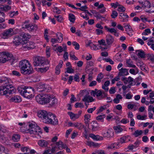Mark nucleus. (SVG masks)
<instances>
[{
  "instance_id": "nucleus-1",
  "label": "nucleus",
  "mask_w": 154,
  "mask_h": 154,
  "mask_svg": "<svg viewBox=\"0 0 154 154\" xmlns=\"http://www.w3.org/2000/svg\"><path fill=\"white\" fill-rule=\"evenodd\" d=\"M16 91V89L14 88L11 80H8L7 82H5V85L0 87V94L5 95L7 98L10 97L11 95Z\"/></svg>"
},
{
  "instance_id": "nucleus-2",
  "label": "nucleus",
  "mask_w": 154,
  "mask_h": 154,
  "mask_svg": "<svg viewBox=\"0 0 154 154\" xmlns=\"http://www.w3.org/2000/svg\"><path fill=\"white\" fill-rule=\"evenodd\" d=\"M21 72L24 74H30L32 73V68L30 62L26 60L20 61L19 63Z\"/></svg>"
},
{
  "instance_id": "nucleus-3",
  "label": "nucleus",
  "mask_w": 154,
  "mask_h": 154,
  "mask_svg": "<svg viewBox=\"0 0 154 154\" xmlns=\"http://www.w3.org/2000/svg\"><path fill=\"white\" fill-rule=\"evenodd\" d=\"M43 122L46 124L53 125H57L58 124V120L56 116L51 112L48 113L43 119Z\"/></svg>"
},
{
  "instance_id": "nucleus-4",
  "label": "nucleus",
  "mask_w": 154,
  "mask_h": 154,
  "mask_svg": "<svg viewBox=\"0 0 154 154\" xmlns=\"http://www.w3.org/2000/svg\"><path fill=\"white\" fill-rule=\"evenodd\" d=\"M28 127L29 128V133L30 134L38 135V133H42L39 127L32 123H28Z\"/></svg>"
},
{
  "instance_id": "nucleus-5",
  "label": "nucleus",
  "mask_w": 154,
  "mask_h": 154,
  "mask_svg": "<svg viewBox=\"0 0 154 154\" xmlns=\"http://www.w3.org/2000/svg\"><path fill=\"white\" fill-rule=\"evenodd\" d=\"M142 7L146 9V12L148 13L154 12V7L151 6L149 1H145L140 3Z\"/></svg>"
},
{
  "instance_id": "nucleus-6",
  "label": "nucleus",
  "mask_w": 154,
  "mask_h": 154,
  "mask_svg": "<svg viewBox=\"0 0 154 154\" xmlns=\"http://www.w3.org/2000/svg\"><path fill=\"white\" fill-rule=\"evenodd\" d=\"M12 55L8 52H3L0 53V63H5L11 60Z\"/></svg>"
},
{
  "instance_id": "nucleus-7",
  "label": "nucleus",
  "mask_w": 154,
  "mask_h": 154,
  "mask_svg": "<svg viewBox=\"0 0 154 154\" xmlns=\"http://www.w3.org/2000/svg\"><path fill=\"white\" fill-rule=\"evenodd\" d=\"M34 89L31 87H27L25 93L23 94L24 97L29 99L33 97L34 95Z\"/></svg>"
},
{
  "instance_id": "nucleus-8",
  "label": "nucleus",
  "mask_w": 154,
  "mask_h": 154,
  "mask_svg": "<svg viewBox=\"0 0 154 154\" xmlns=\"http://www.w3.org/2000/svg\"><path fill=\"white\" fill-rule=\"evenodd\" d=\"M13 30L12 28H10L5 30L2 34V37L4 39H7L14 35Z\"/></svg>"
},
{
  "instance_id": "nucleus-9",
  "label": "nucleus",
  "mask_w": 154,
  "mask_h": 154,
  "mask_svg": "<svg viewBox=\"0 0 154 154\" xmlns=\"http://www.w3.org/2000/svg\"><path fill=\"white\" fill-rule=\"evenodd\" d=\"M33 60V64L35 66H41L44 63V58L40 57H35Z\"/></svg>"
},
{
  "instance_id": "nucleus-10",
  "label": "nucleus",
  "mask_w": 154,
  "mask_h": 154,
  "mask_svg": "<svg viewBox=\"0 0 154 154\" xmlns=\"http://www.w3.org/2000/svg\"><path fill=\"white\" fill-rule=\"evenodd\" d=\"M20 149L22 152H26L23 154H28L29 153L31 154H32L36 153V151L35 150L31 149L29 147H21L20 148Z\"/></svg>"
},
{
  "instance_id": "nucleus-11",
  "label": "nucleus",
  "mask_w": 154,
  "mask_h": 154,
  "mask_svg": "<svg viewBox=\"0 0 154 154\" xmlns=\"http://www.w3.org/2000/svg\"><path fill=\"white\" fill-rule=\"evenodd\" d=\"M106 41L107 45L110 46L114 42V38L111 35L108 34L106 36Z\"/></svg>"
},
{
  "instance_id": "nucleus-12",
  "label": "nucleus",
  "mask_w": 154,
  "mask_h": 154,
  "mask_svg": "<svg viewBox=\"0 0 154 154\" xmlns=\"http://www.w3.org/2000/svg\"><path fill=\"white\" fill-rule=\"evenodd\" d=\"M11 9V7L7 5H5L4 6L0 7V15H1L3 17L5 18V14L3 12L4 11H6Z\"/></svg>"
},
{
  "instance_id": "nucleus-13",
  "label": "nucleus",
  "mask_w": 154,
  "mask_h": 154,
  "mask_svg": "<svg viewBox=\"0 0 154 154\" xmlns=\"http://www.w3.org/2000/svg\"><path fill=\"white\" fill-rule=\"evenodd\" d=\"M23 45H26L27 43L28 39L30 38V36L28 34L24 33L20 35Z\"/></svg>"
},
{
  "instance_id": "nucleus-14",
  "label": "nucleus",
  "mask_w": 154,
  "mask_h": 154,
  "mask_svg": "<svg viewBox=\"0 0 154 154\" xmlns=\"http://www.w3.org/2000/svg\"><path fill=\"white\" fill-rule=\"evenodd\" d=\"M29 23V20H26L23 22L22 26V28L26 29L30 32L32 23Z\"/></svg>"
},
{
  "instance_id": "nucleus-15",
  "label": "nucleus",
  "mask_w": 154,
  "mask_h": 154,
  "mask_svg": "<svg viewBox=\"0 0 154 154\" xmlns=\"http://www.w3.org/2000/svg\"><path fill=\"white\" fill-rule=\"evenodd\" d=\"M29 23V20H26L23 22L22 26V28L26 29L30 32L32 23Z\"/></svg>"
},
{
  "instance_id": "nucleus-16",
  "label": "nucleus",
  "mask_w": 154,
  "mask_h": 154,
  "mask_svg": "<svg viewBox=\"0 0 154 154\" xmlns=\"http://www.w3.org/2000/svg\"><path fill=\"white\" fill-rule=\"evenodd\" d=\"M36 89L38 91L41 92L43 91H48V89L44 84H39L36 86Z\"/></svg>"
},
{
  "instance_id": "nucleus-17",
  "label": "nucleus",
  "mask_w": 154,
  "mask_h": 154,
  "mask_svg": "<svg viewBox=\"0 0 154 154\" xmlns=\"http://www.w3.org/2000/svg\"><path fill=\"white\" fill-rule=\"evenodd\" d=\"M48 113L45 110H40L38 111L37 115L38 117L42 119V121L45 118Z\"/></svg>"
},
{
  "instance_id": "nucleus-18",
  "label": "nucleus",
  "mask_w": 154,
  "mask_h": 154,
  "mask_svg": "<svg viewBox=\"0 0 154 154\" xmlns=\"http://www.w3.org/2000/svg\"><path fill=\"white\" fill-rule=\"evenodd\" d=\"M122 80L125 84H127L128 83L130 86L133 85L132 82H134V79L130 76L128 78L123 77L122 78Z\"/></svg>"
},
{
  "instance_id": "nucleus-19",
  "label": "nucleus",
  "mask_w": 154,
  "mask_h": 154,
  "mask_svg": "<svg viewBox=\"0 0 154 154\" xmlns=\"http://www.w3.org/2000/svg\"><path fill=\"white\" fill-rule=\"evenodd\" d=\"M104 137L110 138L114 136V132L112 129L108 130L106 133L102 134Z\"/></svg>"
},
{
  "instance_id": "nucleus-20",
  "label": "nucleus",
  "mask_w": 154,
  "mask_h": 154,
  "mask_svg": "<svg viewBox=\"0 0 154 154\" xmlns=\"http://www.w3.org/2000/svg\"><path fill=\"white\" fill-rule=\"evenodd\" d=\"M109 32H110L112 34H113L114 35L118 37L119 35V33L117 32L116 29L114 28H111L108 27L106 26H105L104 27Z\"/></svg>"
},
{
  "instance_id": "nucleus-21",
  "label": "nucleus",
  "mask_w": 154,
  "mask_h": 154,
  "mask_svg": "<svg viewBox=\"0 0 154 154\" xmlns=\"http://www.w3.org/2000/svg\"><path fill=\"white\" fill-rule=\"evenodd\" d=\"M43 94H38L35 97V99L36 101L41 104H44Z\"/></svg>"
},
{
  "instance_id": "nucleus-22",
  "label": "nucleus",
  "mask_w": 154,
  "mask_h": 154,
  "mask_svg": "<svg viewBox=\"0 0 154 154\" xmlns=\"http://www.w3.org/2000/svg\"><path fill=\"white\" fill-rule=\"evenodd\" d=\"M96 96L98 99L100 100L107 96V94L104 92H102L100 90H98L96 92Z\"/></svg>"
},
{
  "instance_id": "nucleus-23",
  "label": "nucleus",
  "mask_w": 154,
  "mask_h": 154,
  "mask_svg": "<svg viewBox=\"0 0 154 154\" xmlns=\"http://www.w3.org/2000/svg\"><path fill=\"white\" fill-rule=\"evenodd\" d=\"M27 87L23 85H22L18 87L17 90L19 93L23 96V94H24V93H25Z\"/></svg>"
},
{
  "instance_id": "nucleus-24",
  "label": "nucleus",
  "mask_w": 154,
  "mask_h": 154,
  "mask_svg": "<svg viewBox=\"0 0 154 154\" xmlns=\"http://www.w3.org/2000/svg\"><path fill=\"white\" fill-rule=\"evenodd\" d=\"M119 70V76L127 75L128 74V70L127 69L122 68Z\"/></svg>"
},
{
  "instance_id": "nucleus-25",
  "label": "nucleus",
  "mask_w": 154,
  "mask_h": 154,
  "mask_svg": "<svg viewBox=\"0 0 154 154\" xmlns=\"http://www.w3.org/2000/svg\"><path fill=\"white\" fill-rule=\"evenodd\" d=\"M82 100L85 102L90 103L94 101L93 97L88 94H86L82 99Z\"/></svg>"
},
{
  "instance_id": "nucleus-26",
  "label": "nucleus",
  "mask_w": 154,
  "mask_h": 154,
  "mask_svg": "<svg viewBox=\"0 0 154 154\" xmlns=\"http://www.w3.org/2000/svg\"><path fill=\"white\" fill-rule=\"evenodd\" d=\"M48 144V141L44 140H39L38 142V145L40 146L43 147H47Z\"/></svg>"
},
{
  "instance_id": "nucleus-27",
  "label": "nucleus",
  "mask_w": 154,
  "mask_h": 154,
  "mask_svg": "<svg viewBox=\"0 0 154 154\" xmlns=\"http://www.w3.org/2000/svg\"><path fill=\"white\" fill-rule=\"evenodd\" d=\"M13 43L16 45H19L20 44L23 45L20 36H15L13 41Z\"/></svg>"
},
{
  "instance_id": "nucleus-28",
  "label": "nucleus",
  "mask_w": 154,
  "mask_h": 154,
  "mask_svg": "<svg viewBox=\"0 0 154 154\" xmlns=\"http://www.w3.org/2000/svg\"><path fill=\"white\" fill-rule=\"evenodd\" d=\"M26 45L25 46L23 45V47L24 48L27 49L28 50L32 49L35 48L34 43L32 42H28L26 43Z\"/></svg>"
},
{
  "instance_id": "nucleus-29",
  "label": "nucleus",
  "mask_w": 154,
  "mask_h": 154,
  "mask_svg": "<svg viewBox=\"0 0 154 154\" xmlns=\"http://www.w3.org/2000/svg\"><path fill=\"white\" fill-rule=\"evenodd\" d=\"M28 123L26 125L24 124L23 125L20 127V131L21 132L25 133H29V128L28 127Z\"/></svg>"
},
{
  "instance_id": "nucleus-30",
  "label": "nucleus",
  "mask_w": 154,
  "mask_h": 154,
  "mask_svg": "<svg viewBox=\"0 0 154 154\" xmlns=\"http://www.w3.org/2000/svg\"><path fill=\"white\" fill-rule=\"evenodd\" d=\"M90 137L96 140H103V137L99 135H95L93 134H90Z\"/></svg>"
},
{
  "instance_id": "nucleus-31",
  "label": "nucleus",
  "mask_w": 154,
  "mask_h": 154,
  "mask_svg": "<svg viewBox=\"0 0 154 154\" xmlns=\"http://www.w3.org/2000/svg\"><path fill=\"white\" fill-rule=\"evenodd\" d=\"M49 103H50V105L51 106H53L57 104L58 100L57 99L52 96Z\"/></svg>"
},
{
  "instance_id": "nucleus-32",
  "label": "nucleus",
  "mask_w": 154,
  "mask_h": 154,
  "mask_svg": "<svg viewBox=\"0 0 154 154\" xmlns=\"http://www.w3.org/2000/svg\"><path fill=\"white\" fill-rule=\"evenodd\" d=\"M126 64L129 67L134 68H136V69L138 70L137 68H136L135 65L133 64V62L130 59L126 60Z\"/></svg>"
},
{
  "instance_id": "nucleus-33",
  "label": "nucleus",
  "mask_w": 154,
  "mask_h": 154,
  "mask_svg": "<svg viewBox=\"0 0 154 154\" xmlns=\"http://www.w3.org/2000/svg\"><path fill=\"white\" fill-rule=\"evenodd\" d=\"M63 63V62L62 60H60L58 65L56 67L55 72L57 74L59 75L60 73V69L62 67Z\"/></svg>"
},
{
  "instance_id": "nucleus-34",
  "label": "nucleus",
  "mask_w": 154,
  "mask_h": 154,
  "mask_svg": "<svg viewBox=\"0 0 154 154\" xmlns=\"http://www.w3.org/2000/svg\"><path fill=\"white\" fill-rule=\"evenodd\" d=\"M44 104L49 103L52 96L48 94H44Z\"/></svg>"
},
{
  "instance_id": "nucleus-35",
  "label": "nucleus",
  "mask_w": 154,
  "mask_h": 154,
  "mask_svg": "<svg viewBox=\"0 0 154 154\" xmlns=\"http://www.w3.org/2000/svg\"><path fill=\"white\" fill-rule=\"evenodd\" d=\"M67 47L66 45H65L63 47L62 46H59L58 47L56 48H53V50L56 51L57 50L59 53H61L63 51H66Z\"/></svg>"
},
{
  "instance_id": "nucleus-36",
  "label": "nucleus",
  "mask_w": 154,
  "mask_h": 154,
  "mask_svg": "<svg viewBox=\"0 0 154 154\" xmlns=\"http://www.w3.org/2000/svg\"><path fill=\"white\" fill-rule=\"evenodd\" d=\"M92 130L94 131L98 130L99 128V125L95 121H93L91 123Z\"/></svg>"
},
{
  "instance_id": "nucleus-37",
  "label": "nucleus",
  "mask_w": 154,
  "mask_h": 154,
  "mask_svg": "<svg viewBox=\"0 0 154 154\" xmlns=\"http://www.w3.org/2000/svg\"><path fill=\"white\" fill-rule=\"evenodd\" d=\"M10 100L11 101L15 103H19L21 101V99L20 96H16L11 98Z\"/></svg>"
},
{
  "instance_id": "nucleus-38",
  "label": "nucleus",
  "mask_w": 154,
  "mask_h": 154,
  "mask_svg": "<svg viewBox=\"0 0 154 154\" xmlns=\"http://www.w3.org/2000/svg\"><path fill=\"white\" fill-rule=\"evenodd\" d=\"M56 144L60 149H65L66 147V144H63V142L60 140L56 142Z\"/></svg>"
},
{
  "instance_id": "nucleus-39",
  "label": "nucleus",
  "mask_w": 154,
  "mask_h": 154,
  "mask_svg": "<svg viewBox=\"0 0 154 154\" xmlns=\"http://www.w3.org/2000/svg\"><path fill=\"white\" fill-rule=\"evenodd\" d=\"M119 18L120 19H123L122 21L123 22H127L128 20H125L124 19V18H129L128 16L126 14L124 13H120L119 14Z\"/></svg>"
},
{
  "instance_id": "nucleus-40",
  "label": "nucleus",
  "mask_w": 154,
  "mask_h": 154,
  "mask_svg": "<svg viewBox=\"0 0 154 154\" xmlns=\"http://www.w3.org/2000/svg\"><path fill=\"white\" fill-rule=\"evenodd\" d=\"M136 52L137 54L139 57L141 58L145 57V54L143 51L142 50H136Z\"/></svg>"
},
{
  "instance_id": "nucleus-41",
  "label": "nucleus",
  "mask_w": 154,
  "mask_h": 154,
  "mask_svg": "<svg viewBox=\"0 0 154 154\" xmlns=\"http://www.w3.org/2000/svg\"><path fill=\"white\" fill-rule=\"evenodd\" d=\"M20 136L18 134H14L13 135L12 139L14 142H17L19 140Z\"/></svg>"
},
{
  "instance_id": "nucleus-42",
  "label": "nucleus",
  "mask_w": 154,
  "mask_h": 154,
  "mask_svg": "<svg viewBox=\"0 0 154 154\" xmlns=\"http://www.w3.org/2000/svg\"><path fill=\"white\" fill-rule=\"evenodd\" d=\"M0 152L3 153L8 154L9 150L8 149L5 148L4 146H0Z\"/></svg>"
},
{
  "instance_id": "nucleus-43",
  "label": "nucleus",
  "mask_w": 154,
  "mask_h": 154,
  "mask_svg": "<svg viewBox=\"0 0 154 154\" xmlns=\"http://www.w3.org/2000/svg\"><path fill=\"white\" fill-rule=\"evenodd\" d=\"M114 129L115 131V132L116 133L121 132L123 131V129L119 125L114 127Z\"/></svg>"
},
{
  "instance_id": "nucleus-44",
  "label": "nucleus",
  "mask_w": 154,
  "mask_h": 154,
  "mask_svg": "<svg viewBox=\"0 0 154 154\" xmlns=\"http://www.w3.org/2000/svg\"><path fill=\"white\" fill-rule=\"evenodd\" d=\"M143 133V131L141 130H136L135 132L133 134L135 137H137L140 135H141Z\"/></svg>"
},
{
  "instance_id": "nucleus-45",
  "label": "nucleus",
  "mask_w": 154,
  "mask_h": 154,
  "mask_svg": "<svg viewBox=\"0 0 154 154\" xmlns=\"http://www.w3.org/2000/svg\"><path fill=\"white\" fill-rule=\"evenodd\" d=\"M75 127L77 128L79 130H81L84 128V125L80 123L76 122V125H75Z\"/></svg>"
},
{
  "instance_id": "nucleus-46",
  "label": "nucleus",
  "mask_w": 154,
  "mask_h": 154,
  "mask_svg": "<svg viewBox=\"0 0 154 154\" xmlns=\"http://www.w3.org/2000/svg\"><path fill=\"white\" fill-rule=\"evenodd\" d=\"M85 122L86 124L88 123L90 120L91 115L89 114L85 115L84 116Z\"/></svg>"
},
{
  "instance_id": "nucleus-47",
  "label": "nucleus",
  "mask_w": 154,
  "mask_h": 154,
  "mask_svg": "<svg viewBox=\"0 0 154 154\" xmlns=\"http://www.w3.org/2000/svg\"><path fill=\"white\" fill-rule=\"evenodd\" d=\"M119 143H114L112 145L108 146V148L109 149H112L115 148H118L119 147Z\"/></svg>"
},
{
  "instance_id": "nucleus-48",
  "label": "nucleus",
  "mask_w": 154,
  "mask_h": 154,
  "mask_svg": "<svg viewBox=\"0 0 154 154\" xmlns=\"http://www.w3.org/2000/svg\"><path fill=\"white\" fill-rule=\"evenodd\" d=\"M48 69V67L40 68H38V71L41 72H46Z\"/></svg>"
},
{
  "instance_id": "nucleus-49",
  "label": "nucleus",
  "mask_w": 154,
  "mask_h": 154,
  "mask_svg": "<svg viewBox=\"0 0 154 154\" xmlns=\"http://www.w3.org/2000/svg\"><path fill=\"white\" fill-rule=\"evenodd\" d=\"M104 114L100 115L96 117V119L99 121H103V119L105 118Z\"/></svg>"
},
{
  "instance_id": "nucleus-50",
  "label": "nucleus",
  "mask_w": 154,
  "mask_h": 154,
  "mask_svg": "<svg viewBox=\"0 0 154 154\" xmlns=\"http://www.w3.org/2000/svg\"><path fill=\"white\" fill-rule=\"evenodd\" d=\"M103 78V75L102 73L99 74L97 77V81L98 82H100L101 81V79Z\"/></svg>"
},
{
  "instance_id": "nucleus-51",
  "label": "nucleus",
  "mask_w": 154,
  "mask_h": 154,
  "mask_svg": "<svg viewBox=\"0 0 154 154\" xmlns=\"http://www.w3.org/2000/svg\"><path fill=\"white\" fill-rule=\"evenodd\" d=\"M69 18L70 22L72 23L74 22L75 20V17L74 15L72 14H69Z\"/></svg>"
},
{
  "instance_id": "nucleus-52",
  "label": "nucleus",
  "mask_w": 154,
  "mask_h": 154,
  "mask_svg": "<svg viewBox=\"0 0 154 154\" xmlns=\"http://www.w3.org/2000/svg\"><path fill=\"white\" fill-rule=\"evenodd\" d=\"M105 151L103 150H98L95 151L92 154H104Z\"/></svg>"
},
{
  "instance_id": "nucleus-53",
  "label": "nucleus",
  "mask_w": 154,
  "mask_h": 154,
  "mask_svg": "<svg viewBox=\"0 0 154 154\" xmlns=\"http://www.w3.org/2000/svg\"><path fill=\"white\" fill-rule=\"evenodd\" d=\"M63 34L60 32H58L57 34V37L59 41L61 42L63 40Z\"/></svg>"
},
{
  "instance_id": "nucleus-54",
  "label": "nucleus",
  "mask_w": 154,
  "mask_h": 154,
  "mask_svg": "<svg viewBox=\"0 0 154 154\" xmlns=\"http://www.w3.org/2000/svg\"><path fill=\"white\" fill-rule=\"evenodd\" d=\"M148 59L150 60L152 62L154 63V54H149L148 55Z\"/></svg>"
},
{
  "instance_id": "nucleus-55",
  "label": "nucleus",
  "mask_w": 154,
  "mask_h": 154,
  "mask_svg": "<svg viewBox=\"0 0 154 154\" xmlns=\"http://www.w3.org/2000/svg\"><path fill=\"white\" fill-rule=\"evenodd\" d=\"M31 31L30 32H33L34 31L38 29V26L37 25H36L35 24H33L32 23L31 25Z\"/></svg>"
},
{
  "instance_id": "nucleus-56",
  "label": "nucleus",
  "mask_w": 154,
  "mask_h": 154,
  "mask_svg": "<svg viewBox=\"0 0 154 154\" xmlns=\"http://www.w3.org/2000/svg\"><path fill=\"white\" fill-rule=\"evenodd\" d=\"M118 15L117 12L116 11H112L111 16L112 18H115Z\"/></svg>"
},
{
  "instance_id": "nucleus-57",
  "label": "nucleus",
  "mask_w": 154,
  "mask_h": 154,
  "mask_svg": "<svg viewBox=\"0 0 154 154\" xmlns=\"http://www.w3.org/2000/svg\"><path fill=\"white\" fill-rule=\"evenodd\" d=\"M66 70V72L69 73H73L74 72V70L72 68V66L67 68Z\"/></svg>"
},
{
  "instance_id": "nucleus-58",
  "label": "nucleus",
  "mask_w": 154,
  "mask_h": 154,
  "mask_svg": "<svg viewBox=\"0 0 154 154\" xmlns=\"http://www.w3.org/2000/svg\"><path fill=\"white\" fill-rule=\"evenodd\" d=\"M69 56L72 60H78V58L75 56L73 53L71 52L69 54Z\"/></svg>"
},
{
  "instance_id": "nucleus-59",
  "label": "nucleus",
  "mask_w": 154,
  "mask_h": 154,
  "mask_svg": "<svg viewBox=\"0 0 154 154\" xmlns=\"http://www.w3.org/2000/svg\"><path fill=\"white\" fill-rule=\"evenodd\" d=\"M128 138V136H123L120 139V142L123 143L126 142L127 139Z\"/></svg>"
},
{
  "instance_id": "nucleus-60",
  "label": "nucleus",
  "mask_w": 154,
  "mask_h": 154,
  "mask_svg": "<svg viewBox=\"0 0 154 154\" xmlns=\"http://www.w3.org/2000/svg\"><path fill=\"white\" fill-rule=\"evenodd\" d=\"M147 117V116L144 115L143 116H141L140 115L137 116V119L138 120H143Z\"/></svg>"
},
{
  "instance_id": "nucleus-61",
  "label": "nucleus",
  "mask_w": 154,
  "mask_h": 154,
  "mask_svg": "<svg viewBox=\"0 0 154 154\" xmlns=\"http://www.w3.org/2000/svg\"><path fill=\"white\" fill-rule=\"evenodd\" d=\"M54 17L57 19V21L60 23H61L63 20V18L61 15L55 16Z\"/></svg>"
},
{
  "instance_id": "nucleus-62",
  "label": "nucleus",
  "mask_w": 154,
  "mask_h": 154,
  "mask_svg": "<svg viewBox=\"0 0 154 154\" xmlns=\"http://www.w3.org/2000/svg\"><path fill=\"white\" fill-rule=\"evenodd\" d=\"M72 45L75 46V48L76 50H79V45L78 43L76 42H73Z\"/></svg>"
},
{
  "instance_id": "nucleus-63",
  "label": "nucleus",
  "mask_w": 154,
  "mask_h": 154,
  "mask_svg": "<svg viewBox=\"0 0 154 154\" xmlns=\"http://www.w3.org/2000/svg\"><path fill=\"white\" fill-rule=\"evenodd\" d=\"M98 42L100 45L106 46L107 45L106 43L105 40L102 39L101 40H99Z\"/></svg>"
},
{
  "instance_id": "nucleus-64",
  "label": "nucleus",
  "mask_w": 154,
  "mask_h": 154,
  "mask_svg": "<svg viewBox=\"0 0 154 154\" xmlns=\"http://www.w3.org/2000/svg\"><path fill=\"white\" fill-rule=\"evenodd\" d=\"M126 9L123 6H121L118 8V11L119 12H124L125 11Z\"/></svg>"
}]
</instances>
